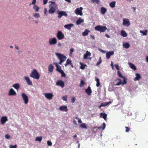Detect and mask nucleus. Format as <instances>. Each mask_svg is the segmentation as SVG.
I'll return each instance as SVG.
<instances>
[{"mask_svg":"<svg viewBox=\"0 0 148 148\" xmlns=\"http://www.w3.org/2000/svg\"><path fill=\"white\" fill-rule=\"evenodd\" d=\"M54 67L53 65L51 64H50L48 66V71L50 73L52 72L53 70Z\"/></svg>","mask_w":148,"mask_h":148,"instance_id":"25","label":"nucleus"},{"mask_svg":"<svg viewBox=\"0 0 148 148\" xmlns=\"http://www.w3.org/2000/svg\"><path fill=\"white\" fill-rule=\"evenodd\" d=\"M42 139V137L41 136L40 137H37L36 138L35 140L36 141H39L40 142H41Z\"/></svg>","mask_w":148,"mask_h":148,"instance_id":"40","label":"nucleus"},{"mask_svg":"<svg viewBox=\"0 0 148 148\" xmlns=\"http://www.w3.org/2000/svg\"><path fill=\"white\" fill-rule=\"evenodd\" d=\"M58 17L59 18H61L63 16L66 17L67 16V14L66 12L63 11H58Z\"/></svg>","mask_w":148,"mask_h":148,"instance_id":"7","label":"nucleus"},{"mask_svg":"<svg viewBox=\"0 0 148 148\" xmlns=\"http://www.w3.org/2000/svg\"><path fill=\"white\" fill-rule=\"evenodd\" d=\"M140 33L143 34V35H147V30H145V31L140 30Z\"/></svg>","mask_w":148,"mask_h":148,"instance_id":"42","label":"nucleus"},{"mask_svg":"<svg viewBox=\"0 0 148 148\" xmlns=\"http://www.w3.org/2000/svg\"><path fill=\"white\" fill-rule=\"evenodd\" d=\"M49 42L50 45H54L56 43L57 40L55 38H50Z\"/></svg>","mask_w":148,"mask_h":148,"instance_id":"13","label":"nucleus"},{"mask_svg":"<svg viewBox=\"0 0 148 148\" xmlns=\"http://www.w3.org/2000/svg\"><path fill=\"white\" fill-rule=\"evenodd\" d=\"M48 0H43V4L44 5H45L47 3Z\"/></svg>","mask_w":148,"mask_h":148,"instance_id":"59","label":"nucleus"},{"mask_svg":"<svg viewBox=\"0 0 148 148\" xmlns=\"http://www.w3.org/2000/svg\"><path fill=\"white\" fill-rule=\"evenodd\" d=\"M84 21V20L81 18H79L76 21V23L77 25H80L81 23Z\"/></svg>","mask_w":148,"mask_h":148,"instance_id":"24","label":"nucleus"},{"mask_svg":"<svg viewBox=\"0 0 148 148\" xmlns=\"http://www.w3.org/2000/svg\"><path fill=\"white\" fill-rule=\"evenodd\" d=\"M34 17L36 18H38L40 17V15L38 13H36L34 15Z\"/></svg>","mask_w":148,"mask_h":148,"instance_id":"49","label":"nucleus"},{"mask_svg":"<svg viewBox=\"0 0 148 148\" xmlns=\"http://www.w3.org/2000/svg\"><path fill=\"white\" fill-rule=\"evenodd\" d=\"M115 2L113 1L110 3V6L112 8H113L115 7Z\"/></svg>","mask_w":148,"mask_h":148,"instance_id":"38","label":"nucleus"},{"mask_svg":"<svg viewBox=\"0 0 148 148\" xmlns=\"http://www.w3.org/2000/svg\"><path fill=\"white\" fill-rule=\"evenodd\" d=\"M55 54L60 60L59 64L60 65H61L64 62L66 59V57L63 54L58 53H56Z\"/></svg>","mask_w":148,"mask_h":148,"instance_id":"2","label":"nucleus"},{"mask_svg":"<svg viewBox=\"0 0 148 148\" xmlns=\"http://www.w3.org/2000/svg\"><path fill=\"white\" fill-rule=\"evenodd\" d=\"M85 91L88 95H90L92 93V91L90 87V86H88L87 88L86 89Z\"/></svg>","mask_w":148,"mask_h":148,"instance_id":"21","label":"nucleus"},{"mask_svg":"<svg viewBox=\"0 0 148 148\" xmlns=\"http://www.w3.org/2000/svg\"><path fill=\"white\" fill-rule=\"evenodd\" d=\"M114 53V52L113 51H110L107 52L106 53V57L107 59H109L110 56L113 55Z\"/></svg>","mask_w":148,"mask_h":148,"instance_id":"15","label":"nucleus"},{"mask_svg":"<svg viewBox=\"0 0 148 148\" xmlns=\"http://www.w3.org/2000/svg\"><path fill=\"white\" fill-rule=\"evenodd\" d=\"M22 96L24 101L25 103V104H27L28 103L29 101L28 97L24 93H22Z\"/></svg>","mask_w":148,"mask_h":148,"instance_id":"9","label":"nucleus"},{"mask_svg":"<svg viewBox=\"0 0 148 148\" xmlns=\"http://www.w3.org/2000/svg\"><path fill=\"white\" fill-rule=\"evenodd\" d=\"M130 67L133 70L135 71L136 70V68L135 66L133 64L129 63H128Z\"/></svg>","mask_w":148,"mask_h":148,"instance_id":"27","label":"nucleus"},{"mask_svg":"<svg viewBox=\"0 0 148 148\" xmlns=\"http://www.w3.org/2000/svg\"><path fill=\"white\" fill-rule=\"evenodd\" d=\"M92 2H95L97 4H99L100 3V0H92Z\"/></svg>","mask_w":148,"mask_h":148,"instance_id":"48","label":"nucleus"},{"mask_svg":"<svg viewBox=\"0 0 148 148\" xmlns=\"http://www.w3.org/2000/svg\"><path fill=\"white\" fill-rule=\"evenodd\" d=\"M123 24L125 26L128 27L130 25V23L128 19L124 18L123 19Z\"/></svg>","mask_w":148,"mask_h":148,"instance_id":"10","label":"nucleus"},{"mask_svg":"<svg viewBox=\"0 0 148 148\" xmlns=\"http://www.w3.org/2000/svg\"><path fill=\"white\" fill-rule=\"evenodd\" d=\"M36 2V0H33L31 4L33 5H35ZM31 5V3L30 4V5Z\"/></svg>","mask_w":148,"mask_h":148,"instance_id":"58","label":"nucleus"},{"mask_svg":"<svg viewBox=\"0 0 148 148\" xmlns=\"http://www.w3.org/2000/svg\"><path fill=\"white\" fill-rule=\"evenodd\" d=\"M12 87L18 90L20 87V86L18 83H16L13 84Z\"/></svg>","mask_w":148,"mask_h":148,"instance_id":"26","label":"nucleus"},{"mask_svg":"<svg viewBox=\"0 0 148 148\" xmlns=\"http://www.w3.org/2000/svg\"><path fill=\"white\" fill-rule=\"evenodd\" d=\"M34 10H35L36 12H38L39 10V8L37 6L34 5L33 8Z\"/></svg>","mask_w":148,"mask_h":148,"instance_id":"39","label":"nucleus"},{"mask_svg":"<svg viewBox=\"0 0 148 148\" xmlns=\"http://www.w3.org/2000/svg\"><path fill=\"white\" fill-rule=\"evenodd\" d=\"M90 37L91 38H92L93 39H95V37H94V36H93V35H91L90 36Z\"/></svg>","mask_w":148,"mask_h":148,"instance_id":"60","label":"nucleus"},{"mask_svg":"<svg viewBox=\"0 0 148 148\" xmlns=\"http://www.w3.org/2000/svg\"><path fill=\"white\" fill-rule=\"evenodd\" d=\"M123 78V82L122 84V85H123L124 84H126L127 83V82L126 81V79L125 77H124Z\"/></svg>","mask_w":148,"mask_h":148,"instance_id":"47","label":"nucleus"},{"mask_svg":"<svg viewBox=\"0 0 148 148\" xmlns=\"http://www.w3.org/2000/svg\"><path fill=\"white\" fill-rule=\"evenodd\" d=\"M44 95L45 97L49 100L52 99L53 97V94L52 93H45Z\"/></svg>","mask_w":148,"mask_h":148,"instance_id":"6","label":"nucleus"},{"mask_svg":"<svg viewBox=\"0 0 148 148\" xmlns=\"http://www.w3.org/2000/svg\"><path fill=\"white\" fill-rule=\"evenodd\" d=\"M84 84L85 83L84 81L83 80H82L81 81L80 83L79 84V86L81 87H82L84 85Z\"/></svg>","mask_w":148,"mask_h":148,"instance_id":"45","label":"nucleus"},{"mask_svg":"<svg viewBox=\"0 0 148 148\" xmlns=\"http://www.w3.org/2000/svg\"><path fill=\"white\" fill-rule=\"evenodd\" d=\"M15 48L17 50H18L19 49L18 47L16 46V45H15Z\"/></svg>","mask_w":148,"mask_h":148,"instance_id":"63","label":"nucleus"},{"mask_svg":"<svg viewBox=\"0 0 148 148\" xmlns=\"http://www.w3.org/2000/svg\"><path fill=\"white\" fill-rule=\"evenodd\" d=\"M67 96H63L62 97V99L65 101H66L67 100Z\"/></svg>","mask_w":148,"mask_h":148,"instance_id":"54","label":"nucleus"},{"mask_svg":"<svg viewBox=\"0 0 148 148\" xmlns=\"http://www.w3.org/2000/svg\"><path fill=\"white\" fill-rule=\"evenodd\" d=\"M101 13L102 14H104L107 11L106 9L103 7H102L101 8Z\"/></svg>","mask_w":148,"mask_h":148,"instance_id":"29","label":"nucleus"},{"mask_svg":"<svg viewBox=\"0 0 148 148\" xmlns=\"http://www.w3.org/2000/svg\"><path fill=\"white\" fill-rule=\"evenodd\" d=\"M70 54H69V55L70 56H71L72 53L74 51V49H73V48H71L70 50Z\"/></svg>","mask_w":148,"mask_h":148,"instance_id":"53","label":"nucleus"},{"mask_svg":"<svg viewBox=\"0 0 148 148\" xmlns=\"http://www.w3.org/2000/svg\"><path fill=\"white\" fill-rule=\"evenodd\" d=\"M106 127V124L104 123H103L99 127H97V128L98 129H102L103 130H104Z\"/></svg>","mask_w":148,"mask_h":148,"instance_id":"31","label":"nucleus"},{"mask_svg":"<svg viewBox=\"0 0 148 148\" xmlns=\"http://www.w3.org/2000/svg\"><path fill=\"white\" fill-rule=\"evenodd\" d=\"M81 64V66L80 68L81 69H85V66H87V65L86 64Z\"/></svg>","mask_w":148,"mask_h":148,"instance_id":"44","label":"nucleus"},{"mask_svg":"<svg viewBox=\"0 0 148 148\" xmlns=\"http://www.w3.org/2000/svg\"><path fill=\"white\" fill-rule=\"evenodd\" d=\"M111 103V101H110L108 102H104L102 103L100 106H99V108H100L101 107L103 106H105L108 105L110 104Z\"/></svg>","mask_w":148,"mask_h":148,"instance_id":"17","label":"nucleus"},{"mask_svg":"<svg viewBox=\"0 0 148 148\" xmlns=\"http://www.w3.org/2000/svg\"><path fill=\"white\" fill-rule=\"evenodd\" d=\"M118 81V82H117L116 83L115 85L116 86H118L119 85H120V84H122V81L121 80L119 79H116L115 80V81Z\"/></svg>","mask_w":148,"mask_h":148,"instance_id":"34","label":"nucleus"},{"mask_svg":"<svg viewBox=\"0 0 148 148\" xmlns=\"http://www.w3.org/2000/svg\"><path fill=\"white\" fill-rule=\"evenodd\" d=\"M74 26L73 24H69L66 25L64 26V27L66 29H71V27Z\"/></svg>","mask_w":148,"mask_h":148,"instance_id":"22","label":"nucleus"},{"mask_svg":"<svg viewBox=\"0 0 148 148\" xmlns=\"http://www.w3.org/2000/svg\"><path fill=\"white\" fill-rule=\"evenodd\" d=\"M73 123L74 125H76L77 124L76 121L75 120H73Z\"/></svg>","mask_w":148,"mask_h":148,"instance_id":"62","label":"nucleus"},{"mask_svg":"<svg viewBox=\"0 0 148 148\" xmlns=\"http://www.w3.org/2000/svg\"><path fill=\"white\" fill-rule=\"evenodd\" d=\"M95 80L97 82L96 86L97 87L99 86L100 84L99 79L98 78H95Z\"/></svg>","mask_w":148,"mask_h":148,"instance_id":"33","label":"nucleus"},{"mask_svg":"<svg viewBox=\"0 0 148 148\" xmlns=\"http://www.w3.org/2000/svg\"><path fill=\"white\" fill-rule=\"evenodd\" d=\"M10 137V136L8 134H7L5 136V138L7 139H9Z\"/></svg>","mask_w":148,"mask_h":148,"instance_id":"56","label":"nucleus"},{"mask_svg":"<svg viewBox=\"0 0 148 148\" xmlns=\"http://www.w3.org/2000/svg\"><path fill=\"white\" fill-rule=\"evenodd\" d=\"M56 85L60 86L62 88H63L64 86V82L61 80H59L56 83Z\"/></svg>","mask_w":148,"mask_h":148,"instance_id":"11","label":"nucleus"},{"mask_svg":"<svg viewBox=\"0 0 148 148\" xmlns=\"http://www.w3.org/2000/svg\"><path fill=\"white\" fill-rule=\"evenodd\" d=\"M56 36L59 40H62L64 37V36L63 33L61 31H60L58 32Z\"/></svg>","mask_w":148,"mask_h":148,"instance_id":"5","label":"nucleus"},{"mask_svg":"<svg viewBox=\"0 0 148 148\" xmlns=\"http://www.w3.org/2000/svg\"><path fill=\"white\" fill-rule=\"evenodd\" d=\"M121 36L124 37H126L127 36V33L124 30L121 31Z\"/></svg>","mask_w":148,"mask_h":148,"instance_id":"36","label":"nucleus"},{"mask_svg":"<svg viewBox=\"0 0 148 148\" xmlns=\"http://www.w3.org/2000/svg\"><path fill=\"white\" fill-rule=\"evenodd\" d=\"M136 77L134 78V80L135 81L139 80L141 78L140 75L138 73L136 74Z\"/></svg>","mask_w":148,"mask_h":148,"instance_id":"23","label":"nucleus"},{"mask_svg":"<svg viewBox=\"0 0 148 148\" xmlns=\"http://www.w3.org/2000/svg\"><path fill=\"white\" fill-rule=\"evenodd\" d=\"M7 121V118L5 116L2 117L1 119V122L2 124H4Z\"/></svg>","mask_w":148,"mask_h":148,"instance_id":"19","label":"nucleus"},{"mask_svg":"<svg viewBox=\"0 0 148 148\" xmlns=\"http://www.w3.org/2000/svg\"><path fill=\"white\" fill-rule=\"evenodd\" d=\"M24 79L28 85L30 86L32 85V82L31 81L29 77L27 76H25Z\"/></svg>","mask_w":148,"mask_h":148,"instance_id":"14","label":"nucleus"},{"mask_svg":"<svg viewBox=\"0 0 148 148\" xmlns=\"http://www.w3.org/2000/svg\"><path fill=\"white\" fill-rule=\"evenodd\" d=\"M101 62H102V60H101V58L100 57L99 59V61L97 62L96 64V65L98 66V65H99V64H101Z\"/></svg>","mask_w":148,"mask_h":148,"instance_id":"46","label":"nucleus"},{"mask_svg":"<svg viewBox=\"0 0 148 148\" xmlns=\"http://www.w3.org/2000/svg\"><path fill=\"white\" fill-rule=\"evenodd\" d=\"M125 128L126 129L125 132H129L130 130V128L127 127H125Z\"/></svg>","mask_w":148,"mask_h":148,"instance_id":"52","label":"nucleus"},{"mask_svg":"<svg viewBox=\"0 0 148 148\" xmlns=\"http://www.w3.org/2000/svg\"><path fill=\"white\" fill-rule=\"evenodd\" d=\"M83 10V8L82 7H80V8H77L75 10V13L77 15H79L80 16H82L83 14L82 12V10Z\"/></svg>","mask_w":148,"mask_h":148,"instance_id":"8","label":"nucleus"},{"mask_svg":"<svg viewBox=\"0 0 148 148\" xmlns=\"http://www.w3.org/2000/svg\"><path fill=\"white\" fill-rule=\"evenodd\" d=\"M91 56V53L88 51H86V53L84 55V59H88V56Z\"/></svg>","mask_w":148,"mask_h":148,"instance_id":"18","label":"nucleus"},{"mask_svg":"<svg viewBox=\"0 0 148 148\" xmlns=\"http://www.w3.org/2000/svg\"><path fill=\"white\" fill-rule=\"evenodd\" d=\"M123 47L127 49L130 47V45L128 43H125L123 44Z\"/></svg>","mask_w":148,"mask_h":148,"instance_id":"37","label":"nucleus"},{"mask_svg":"<svg viewBox=\"0 0 148 148\" xmlns=\"http://www.w3.org/2000/svg\"><path fill=\"white\" fill-rule=\"evenodd\" d=\"M100 116L101 118H103L105 120H106L107 115L105 113H101Z\"/></svg>","mask_w":148,"mask_h":148,"instance_id":"28","label":"nucleus"},{"mask_svg":"<svg viewBox=\"0 0 148 148\" xmlns=\"http://www.w3.org/2000/svg\"><path fill=\"white\" fill-rule=\"evenodd\" d=\"M17 147L16 145H10L9 146L10 148H16Z\"/></svg>","mask_w":148,"mask_h":148,"instance_id":"50","label":"nucleus"},{"mask_svg":"<svg viewBox=\"0 0 148 148\" xmlns=\"http://www.w3.org/2000/svg\"><path fill=\"white\" fill-rule=\"evenodd\" d=\"M49 3H51L49 5L50 8L48 12L49 14H52L54 13L55 11L56 8L57 7V5L56 4L55 2L52 1H49Z\"/></svg>","mask_w":148,"mask_h":148,"instance_id":"1","label":"nucleus"},{"mask_svg":"<svg viewBox=\"0 0 148 148\" xmlns=\"http://www.w3.org/2000/svg\"><path fill=\"white\" fill-rule=\"evenodd\" d=\"M78 122L79 123H82V121L80 119H78Z\"/></svg>","mask_w":148,"mask_h":148,"instance_id":"64","label":"nucleus"},{"mask_svg":"<svg viewBox=\"0 0 148 148\" xmlns=\"http://www.w3.org/2000/svg\"><path fill=\"white\" fill-rule=\"evenodd\" d=\"M95 30L99 31L100 32H104L107 29L106 26H102L100 25L96 26L95 27Z\"/></svg>","mask_w":148,"mask_h":148,"instance_id":"4","label":"nucleus"},{"mask_svg":"<svg viewBox=\"0 0 148 148\" xmlns=\"http://www.w3.org/2000/svg\"><path fill=\"white\" fill-rule=\"evenodd\" d=\"M8 95L10 96H16V93L13 88H11L10 89Z\"/></svg>","mask_w":148,"mask_h":148,"instance_id":"12","label":"nucleus"},{"mask_svg":"<svg viewBox=\"0 0 148 148\" xmlns=\"http://www.w3.org/2000/svg\"><path fill=\"white\" fill-rule=\"evenodd\" d=\"M47 142L48 146H51L52 145V143L51 141H47Z\"/></svg>","mask_w":148,"mask_h":148,"instance_id":"55","label":"nucleus"},{"mask_svg":"<svg viewBox=\"0 0 148 148\" xmlns=\"http://www.w3.org/2000/svg\"><path fill=\"white\" fill-rule=\"evenodd\" d=\"M60 73L61 74V76L62 77H65L66 76V74L62 70L60 71Z\"/></svg>","mask_w":148,"mask_h":148,"instance_id":"41","label":"nucleus"},{"mask_svg":"<svg viewBox=\"0 0 148 148\" xmlns=\"http://www.w3.org/2000/svg\"><path fill=\"white\" fill-rule=\"evenodd\" d=\"M53 64H55L56 67V70L57 71H58L60 73V71L61 70H62L61 69V67L58 65V63L56 62H55L53 63Z\"/></svg>","mask_w":148,"mask_h":148,"instance_id":"20","label":"nucleus"},{"mask_svg":"<svg viewBox=\"0 0 148 148\" xmlns=\"http://www.w3.org/2000/svg\"><path fill=\"white\" fill-rule=\"evenodd\" d=\"M71 60L69 59H68L67 60L66 64H65V66L66 67L69 64H72Z\"/></svg>","mask_w":148,"mask_h":148,"instance_id":"30","label":"nucleus"},{"mask_svg":"<svg viewBox=\"0 0 148 148\" xmlns=\"http://www.w3.org/2000/svg\"><path fill=\"white\" fill-rule=\"evenodd\" d=\"M30 76L33 78L38 79L40 78V75L36 69H34L32 72Z\"/></svg>","mask_w":148,"mask_h":148,"instance_id":"3","label":"nucleus"},{"mask_svg":"<svg viewBox=\"0 0 148 148\" xmlns=\"http://www.w3.org/2000/svg\"><path fill=\"white\" fill-rule=\"evenodd\" d=\"M75 99H76L75 97H73L71 100V102L72 103H74L75 101Z\"/></svg>","mask_w":148,"mask_h":148,"instance_id":"51","label":"nucleus"},{"mask_svg":"<svg viewBox=\"0 0 148 148\" xmlns=\"http://www.w3.org/2000/svg\"><path fill=\"white\" fill-rule=\"evenodd\" d=\"M80 127L83 129H87V127L86 126V124L85 123H82L80 125Z\"/></svg>","mask_w":148,"mask_h":148,"instance_id":"35","label":"nucleus"},{"mask_svg":"<svg viewBox=\"0 0 148 148\" xmlns=\"http://www.w3.org/2000/svg\"><path fill=\"white\" fill-rule=\"evenodd\" d=\"M47 11V9L46 8H45L44 9V13L45 14H46Z\"/></svg>","mask_w":148,"mask_h":148,"instance_id":"61","label":"nucleus"},{"mask_svg":"<svg viewBox=\"0 0 148 148\" xmlns=\"http://www.w3.org/2000/svg\"><path fill=\"white\" fill-rule=\"evenodd\" d=\"M115 68H116V69L117 70H119V66L118 65V64H115Z\"/></svg>","mask_w":148,"mask_h":148,"instance_id":"57","label":"nucleus"},{"mask_svg":"<svg viewBox=\"0 0 148 148\" xmlns=\"http://www.w3.org/2000/svg\"><path fill=\"white\" fill-rule=\"evenodd\" d=\"M59 109L61 111L67 112L68 111L67 106H63L60 107Z\"/></svg>","mask_w":148,"mask_h":148,"instance_id":"16","label":"nucleus"},{"mask_svg":"<svg viewBox=\"0 0 148 148\" xmlns=\"http://www.w3.org/2000/svg\"><path fill=\"white\" fill-rule=\"evenodd\" d=\"M90 32V31L89 30H88L87 29H86L84 32L82 33V35L83 36H87L88 34V32Z\"/></svg>","mask_w":148,"mask_h":148,"instance_id":"32","label":"nucleus"},{"mask_svg":"<svg viewBox=\"0 0 148 148\" xmlns=\"http://www.w3.org/2000/svg\"><path fill=\"white\" fill-rule=\"evenodd\" d=\"M117 75L119 77L121 78H123V77H124L123 76V75L121 74V72L119 71H118L117 72Z\"/></svg>","mask_w":148,"mask_h":148,"instance_id":"43","label":"nucleus"}]
</instances>
